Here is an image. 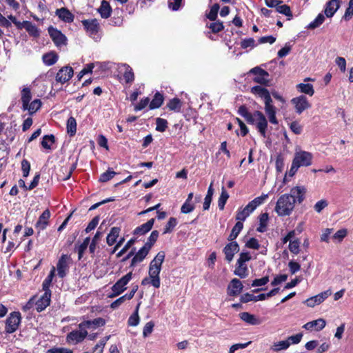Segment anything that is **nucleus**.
<instances>
[{
  "label": "nucleus",
  "instance_id": "f257e3e1",
  "mask_svg": "<svg viewBox=\"0 0 353 353\" xmlns=\"http://www.w3.org/2000/svg\"><path fill=\"white\" fill-rule=\"evenodd\" d=\"M237 112L243 117L249 124L256 125V129L263 137H266V130L268 128V120L265 116L259 110H256L253 114L248 111L245 105H241Z\"/></svg>",
  "mask_w": 353,
  "mask_h": 353
},
{
  "label": "nucleus",
  "instance_id": "f03ea898",
  "mask_svg": "<svg viewBox=\"0 0 353 353\" xmlns=\"http://www.w3.org/2000/svg\"><path fill=\"white\" fill-rule=\"evenodd\" d=\"M165 257V252L163 251H160L151 261L149 265L148 274L151 279V285L155 288H159L161 285L159 274Z\"/></svg>",
  "mask_w": 353,
  "mask_h": 353
},
{
  "label": "nucleus",
  "instance_id": "7ed1b4c3",
  "mask_svg": "<svg viewBox=\"0 0 353 353\" xmlns=\"http://www.w3.org/2000/svg\"><path fill=\"white\" fill-rule=\"evenodd\" d=\"M294 199L284 194L279 198L274 210L279 216H289L294 208Z\"/></svg>",
  "mask_w": 353,
  "mask_h": 353
},
{
  "label": "nucleus",
  "instance_id": "20e7f679",
  "mask_svg": "<svg viewBox=\"0 0 353 353\" xmlns=\"http://www.w3.org/2000/svg\"><path fill=\"white\" fill-rule=\"evenodd\" d=\"M132 277V272H130L119 279L112 287V294L110 297H115L121 294L126 289L125 285L130 282Z\"/></svg>",
  "mask_w": 353,
  "mask_h": 353
},
{
  "label": "nucleus",
  "instance_id": "39448f33",
  "mask_svg": "<svg viewBox=\"0 0 353 353\" xmlns=\"http://www.w3.org/2000/svg\"><path fill=\"white\" fill-rule=\"evenodd\" d=\"M250 74H254L255 77L253 78V81L262 85H269L270 81L268 77H270L269 73L265 70L261 68L259 66L252 68Z\"/></svg>",
  "mask_w": 353,
  "mask_h": 353
},
{
  "label": "nucleus",
  "instance_id": "423d86ee",
  "mask_svg": "<svg viewBox=\"0 0 353 353\" xmlns=\"http://www.w3.org/2000/svg\"><path fill=\"white\" fill-rule=\"evenodd\" d=\"M21 314L19 312L10 313L6 321V332L9 334L14 332L21 323Z\"/></svg>",
  "mask_w": 353,
  "mask_h": 353
},
{
  "label": "nucleus",
  "instance_id": "0eeeda50",
  "mask_svg": "<svg viewBox=\"0 0 353 353\" xmlns=\"http://www.w3.org/2000/svg\"><path fill=\"white\" fill-rule=\"evenodd\" d=\"M312 154L307 152L301 150L296 152L293 161L300 168L302 166H309L312 164Z\"/></svg>",
  "mask_w": 353,
  "mask_h": 353
},
{
  "label": "nucleus",
  "instance_id": "6e6552de",
  "mask_svg": "<svg viewBox=\"0 0 353 353\" xmlns=\"http://www.w3.org/2000/svg\"><path fill=\"white\" fill-rule=\"evenodd\" d=\"M48 31L50 38L57 46L67 44V38L60 30L50 26L48 28Z\"/></svg>",
  "mask_w": 353,
  "mask_h": 353
},
{
  "label": "nucleus",
  "instance_id": "1a4fd4ad",
  "mask_svg": "<svg viewBox=\"0 0 353 353\" xmlns=\"http://www.w3.org/2000/svg\"><path fill=\"white\" fill-rule=\"evenodd\" d=\"M88 336V332L85 329L77 330H72L68 334L66 340L68 343H73L77 344L83 341Z\"/></svg>",
  "mask_w": 353,
  "mask_h": 353
},
{
  "label": "nucleus",
  "instance_id": "9d476101",
  "mask_svg": "<svg viewBox=\"0 0 353 353\" xmlns=\"http://www.w3.org/2000/svg\"><path fill=\"white\" fill-rule=\"evenodd\" d=\"M71 260L70 256L67 254H62L57 264L58 276L60 278H64L67 274L69 265L68 261Z\"/></svg>",
  "mask_w": 353,
  "mask_h": 353
},
{
  "label": "nucleus",
  "instance_id": "9b49d317",
  "mask_svg": "<svg viewBox=\"0 0 353 353\" xmlns=\"http://www.w3.org/2000/svg\"><path fill=\"white\" fill-rule=\"evenodd\" d=\"M332 294L330 290H325L319 293V294L307 299L305 303L308 307H313L316 305H319L323 302L327 298Z\"/></svg>",
  "mask_w": 353,
  "mask_h": 353
},
{
  "label": "nucleus",
  "instance_id": "f8f14e48",
  "mask_svg": "<svg viewBox=\"0 0 353 353\" xmlns=\"http://www.w3.org/2000/svg\"><path fill=\"white\" fill-rule=\"evenodd\" d=\"M73 73L74 71L72 67L64 66L57 73L56 81L63 84L72 78Z\"/></svg>",
  "mask_w": 353,
  "mask_h": 353
},
{
  "label": "nucleus",
  "instance_id": "ddd939ff",
  "mask_svg": "<svg viewBox=\"0 0 353 353\" xmlns=\"http://www.w3.org/2000/svg\"><path fill=\"white\" fill-rule=\"evenodd\" d=\"M292 103L294 105L296 112L298 114H301L305 110L310 108V104L309 103L307 98L304 95H301L298 97L293 98L292 99Z\"/></svg>",
  "mask_w": 353,
  "mask_h": 353
},
{
  "label": "nucleus",
  "instance_id": "4468645a",
  "mask_svg": "<svg viewBox=\"0 0 353 353\" xmlns=\"http://www.w3.org/2000/svg\"><path fill=\"white\" fill-rule=\"evenodd\" d=\"M239 251V245L236 241H232L228 243L223 248V252L225 255V260L231 262L234 256Z\"/></svg>",
  "mask_w": 353,
  "mask_h": 353
},
{
  "label": "nucleus",
  "instance_id": "2eb2a0df",
  "mask_svg": "<svg viewBox=\"0 0 353 353\" xmlns=\"http://www.w3.org/2000/svg\"><path fill=\"white\" fill-rule=\"evenodd\" d=\"M243 288V285L239 279L236 278L232 279L228 286V294L236 296L242 292Z\"/></svg>",
  "mask_w": 353,
  "mask_h": 353
},
{
  "label": "nucleus",
  "instance_id": "dca6fc26",
  "mask_svg": "<svg viewBox=\"0 0 353 353\" xmlns=\"http://www.w3.org/2000/svg\"><path fill=\"white\" fill-rule=\"evenodd\" d=\"M105 324L104 319L99 317L93 320L84 321L79 324V328L80 330L93 328L95 329L100 326H103Z\"/></svg>",
  "mask_w": 353,
  "mask_h": 353
},
{
  "label": "nucleus",
  "instance_id": "f3484780",
  "mask_svg": "<svg viewBox=\"0 0 353 353\" xmlns=\"http://www.w3.org/2000/svg\"><path fill=\"white\" fill-rule=\"evenodd\" d=\"M50 217V212L48 209L45 210L43 213L39 216L38 221L35 224V228L39 230V234L41 230H44L49 224V219Z\"/></svg>",
  "mask_w": 353,
  "mask_h": 353
},
{
  "label": "nucleus",
  "instance_id": "a211bd4d",
  "mask_svg": "<svg viewBox=\"0 0 353 353\" xmlns=\"http://www.w3.org/2000/svg\"><path fill=\"white\" fill-rule=\"evenodd\" d=\"M83 28L90 34H95L99 30V23L97 19H85L81 21Z\"/></svg>",
  "mask_w": 353,
  "mask_h": 353
},
{
  "label": "nucleus",
  "instance_id": "6ab92c4d",
  "mask_svg": "<svg viewBox=\"0 0 353 353\" xmlns=\"http://www.w3.org/2000/svg\"><path fill=\"white\" fill-rule=\"evenodd\" d=\"M306 189L303 186H296L291 189L290 193L288 194L291 198L294 199V203L298 202L301 203L305 199Z\"/></svg>",
  "mask_w": 353,
  "mask_h": 353
},
{
  "label": "nucleus",
  "instance_id": "aec40b11",
  "mask_svg": "<svg viewBox=\"0 0 353 353\" xmlns=\"http://www.w3.org/2000/svg\"><path fill=\"white\" fill-rule=\"evenodd\" d=\"M51 292H44V294L38 299L36 303V310L41 312L44 310L50 303Z\"/></svg>",
  "mask_w": 353,
  "mask_h": 353
},
{
  "label": "nucleus",
  "instance_id": "412c9836",
  "mask_svg": "<svg viewBox=\"0 0 353 353\" xmlns=\"http://www.w3.org/2000/svg\"><path fill=\"white\" fill-rule=\"evenodd\" d=\"M341 0H330L325 4L324 13L328 18L332 17L341 6Z\"/></svg>",
  "mask_w": 353,
  "mask_h": 353
},
{
  "label": "nucleus",
  "instance_id": "4be33fe9",
  "mask_svg": "<svg viewBox=\"0 0 353 353\" xmlns=\"http://www.w3.org/2000/svg\"><path fill=\"white\" fill-rule=\"evenodd\" d=\"M150 250V249L143 245L132 259L130 267L133 268L137 263L143 261L148 254Z\"/></svg>",
  "mask_w": 353,
  "mask_h": 353
},
{
  "label": "nucleus",
  "instance_id": "5701e85b",
  "mask_svg": "<svg viewBox=\"0 0 353 353\" xmlns=\"http://www.w3.org/2000/svg\"><path fill=\"white\" fill-rule=\"evenodd\" d=\"M154 219L148 220L146 223L137 227L134 231V235H143L151 230L154 223Z\"/></svg>",
  "mask_w": 353,
  "mask_h": 353
},
{
  "label": "nucleus",
  "instance_id": "b1692460",
  "mask_svg": "<svg viewBox=\"0 0 353 353\" xmlns=\"http://www.w3.org/2000/svg\"><path fill=\"white\" fill-rule=\"evenodd\" d=\"M268 197V194H263L260 196L256 197L248 203L245 206L246 210H248L252 213L258 206L263 204Z\"/></svg>",
  "mask_w": 353,
  "mask_h": 353
},
{
  "label": "nucleus",
  "instance_id": "393cba45",
  "mask_svg": "<svg viewBox=\"0 0 353 353\" xmlns=\"http://www.w3.org/2000/svg\"><path fill=\"white\" fill-rule=\"evenodd\" d=\"M120 70H124L123 77L125 81V83H130L134 80V74L132 71V68L126 64L122 63L119 65Z\"/></svg>",
  "mask_w": 353,
  "mask_h": 353
},
{
  "label": "nucleus",
  "instance_id": "a878e982",
  "mask_svg": "<svg viewBox=\"0 0 353 353\" xmlns=\"http://www.w3.org/2000/svg\"><path fill=\"white\" fill-rule=\"evenodd\" d=\"M56 14L59 19L67 23L72 22L74 18V15L65 8L57 9Z\"/></svg>",
  "mask_w": 353,
  "mask_h": 353
},
{
  "label": "nucleus",
  "instance_id": "bb28decb",
  "mask_svg": "<svg viewBox=\"0 0 353 353\" xmlns=\"http://www.w3.org/2000/svg\"><path fill=\"white\" fill-rule=\"evenodd\" d=\"M239 316L242 321L252 325H256L261 323V321L255 315L247 312L240 313Z\"/></svg>",
  "mask_w": 353,
  "mask_h": 353
},
{
  "label": "nucleus",
  "instance_id": "cd10ccee",
  "mask_svg": "<svg viewBox=\"0 0 353 353\" xmlns=\"http://www.w3.org/2000/svg\"><path fill=\"white\" fill-rule=\"evenodd\" d=\"M325 325L326 322L323 319H319L317 320L310 321L305 323L303 327L305 328V330H309L316 327V330L317 331H320L325 327Z\"/></svg>",
  "mask_w": 353,
  "mask_h": 353
},
{
  "label": "nucleus",
  "instance_id": "c85d7f7f",
  "mask_svg": "<svg viewBox=\"0 0 353 353\" xmlns=\"http://www.w3.org/2000/svg\"><path fill=\"white\" fill-rule=\"evenodd\" d=\"M98 12L102 18L108 19L111 15L112 8L107 1L103 0L100 7L98 8Z\"/></svg>",
  "mask_w": 353,
  "mask_h": 353
},
{
  "label": "nucleus",
  "instance_id": "c756f323",
  "mask_svg": "<svg viewBox=\"0 0 353 353\" xmlns=\"http://www.w3.org/2000/svg\"><path fill=\"white\" fill-rule=\"evenodd\" d=\"M77 159L72 163V165L68 168L67 166H63L60 169V172H66V175L61 176V174H59V177L60 180L62 181H66L69 179L73 172V171L77 168Z\"/></svg>",
  "mask_w": 353,
  "mask_h": 353
},
{
  "label": "nucleus",
  "instance_id": "7c9ffc66",
  "mask_svg": "<svg viewBox=\"0 0 353 353\" xmlns=\"http://www.w3.org/2000/svg\"><path fill=\"white\" fill-rule=\"evenodd\" d=\"M23 28H25L28 34L33 37L37 38L40 35L39 28L30 21H24Z\"/></svg>",
  "mask_w": 353,
  "mask_h": 353
},
{
  "label": "nucleus",
  "instance_id": "2f4dec72",
  "mask_svg": "<svg viewBox=\"0 0 353 353\" xmlns=\"http://www.w3.org/2000/svg\"><path fill=\"white\" fill-rule=\"evenodd\" d=\"M248 268L246 264L236 262L234 274L241 279H245L248 276Z\"/></svg>",
  "mask_w": 353,
  "mask_h": 353
},
{
  "label": "nucleus",
  "instance_id": "473e14b6",
  "mask_svg": "<svg viewBox=\"0 0 353 353\" xmlns=\"http://www.w3.org/2000/svg\"><path fill=\"white\" fill-rule=\"evenodd\" d=\"M265 112L268 117L269 121L273 124H278V120L276 117V108L274 105H265Z\"/></svg>",
  "mask_w": 353,
  "mask_h": 353
},
{
  "label": "nucleus",
  "instance_id": "72a5a7b5",
  "mask_svg": "<svg viewBox=\"0 0 353 353\" xmlns=\"http://www.w3.org/2000/svg\"><path fill=\"white\" fill-rule=\"evenodd\" d=\"M21 102H22V108L23 110H26L27 105L30 103L32 99V94L30 89L29 88H24L21 90Z\"/></svg>",
  "mask_w": 353,
  "mask_h": 353
},
{
  "label": "nucleus",
  "instance_id": "f704fd0d",
  "mask_svg": "<svg viewBox=\"0 0 353 353\" xmlns=\"http://www.w3.org/2000/svg\"><path fill=\"white\" fill-rule=\"evenodd\" d=\"M120 230L121 229L119 227H113L111 228L110 232L106 238V241L108 245H112L116 242Z\"/></svg>",
  "mask_w": 353,
  "mask_h": 353
},
{
  "label": "nucleus",
  "instance_id": "c9c22d12",
  "mask_svg": "<svg viewBox=\"0 0 353 353\" xmlns=\"http://www.w3.org/2000/svg\"><path fill=\"white\" fill-rule=\"evenodd\" d=\"M164 98L163 94H161L160 92L155 93L154 98L151 101L149 105V108L150 110H154L159 108L163 104Z\"/></svg>",
  "mask_w": 353,
  "mask_h": 353
},
{
  "label": "nucleus",
  "instance_id": "e433bc0d",
  "mask_svg": "<svg viewBox=\"0 0 353 353\" xmlns=\"http://www.w3.org/2000/svg\"><path fill=\"white\" fill-rule=\"evenodd\" d=\"M43 63L48 66L54 65L58 60L57 54L54 52L46 53L42 57Z\"/></svg>",
  "mask_w": 353,
  "mask_h": 353
},
{
  "label": "nucleus",
  "instance_id": "4c0bfd02",
  "mask_svg": "<svg viewBox=\"0 0 353 353\" xmlns=\"http://www.w3.org/2000/svg\"><path fill=\"white\" fill-rule=\"evenodd\" d=\"M243 228V224L241 221H237L233 228L232 229L231 233L228 237V240L229 241H234L235 239L238 236L240 232L242 230Z\"/></svg>",
  "mask_w": 353,
  "mask_h": 353
},
{
  "label": "nucleus",
  "instance_id": "58836bf2",
  "mask_svg": "<svg viewBox=\"0 0 353 353\" xmlns=\"http://www.w3.org/2000/svg\"><path fill=\"white\" fill-rule=\"evenodd\" d=\"M166 106L170 110L179 112L181 110L182 103L179 98L175 97L170 99Z\"/></svg>",
  "mask_w": 353,
  "mask_h": 353
},
{
  "label": "nucleus",
  "instance_id": "ea45409f",
  "mask_svg": "<svg viewBox=\"0 0 353 353\" xmlns=\"http://www.w3.org/2000/svg\"><path fill=\"white\" fill-rule=\"evenodd\" d=\"M67 132L70 136H74L77 132V121L73 117H70L67 121Z\"/></svg>",
  "mask_w": 353,
  "mask_h": 353
},
{
  "label": "nucleus",
  "instance_id": "a19ab883",
  "mask_svg": "<svg viewBox=\"0 0 353 353\" xmlns=\"http://www.w3.org/2000/svg\"><path fill=\"white\" fill-rule=\"evenodd\" d=\"M42 103L40 99H34L27 105L26 110L29 111V114L32 115L41 107Z\"/></svg>",
  "mask_w": 353,
  "mask_h": 353
},
{
  "label": "nucleus",
  "instance_id": "79ce46f5",
  "mask_svg": "<svg viewBox=\"0 0 353 353\" xmlns=\"http://www.w3.org/2000/svg\"><path fill=\"white\" fill-rule=\"evenodd\" d=\"M290 345L289 341H281L274 343L270 349L274 352H279L283 350H287Z\"/></svg>",
  "mask_w": 353,
  "mask_h": 353
},
{
  "label": "nucleus",
  "instance_id": "37998d69",
  "mask_svg": "<svg viewBox=\"0 0 353 353\" xmlns=\"http://www.w3.org/2000/svg\"><path fill=\"white\" fill-rule=\"evenodd\" d=\"M268 218V214L266 212L259 216V227L256 229L259 232H264L266 230Z\"/></svg>",
  "mask_w": 353,
  "mask_h": 353
},
{
  "label": "nucleus",
  "instance_id": "c03bdc74",
  "mask_svg": "<svg viewBox=\"0 0 353 353\" xmlns=\"http://www.w3.org/2000/svg\"><path fill=\"white\" fill-rule=\"evenodd\" d=\"M55 142V137L53 134L45 135L43 137L41 144L42 147L47 150L51 149V144Z\"/></svg>",
  "mask_w": 353,
  "mask_h": 353
},
{
  "label": "nucleus",
  "instance_id": "a18cd8bd",
  "mask_svg": "<svg viewBox=\"0 0 353 353\" xmlns=\"http://www.w3.org/2000/svg\"><path fill=\"white\" fill-rule=\"evenodd\" d=\"M229 194L225 190L224 187L221 188V193L218 200V206L221 210L224 209L225 205L229 198Z\"/></svg>",
  "mask_w": 353,
  "mask_h": 353
},
{
  "label": "nucleus",
  "instance_id": "49530a36",
  "mask_svg": "<svg viewBox=\"0 0 353 353\" xmlns=\"http://www.w3.org/2000/svg\"><path fill=\"white\" fill-rule=\"evenodd\" d=\"M325 21V16L322 13H319L318 16L316 17V19L310 23L307 26V29H315L318 27H319Z\"/></svg>",
  "mask_w": 353,
  "mask_h": 353
},
{
  "label": "nucleus",
  "instance_id": "de8ad7c7",
  "mask_svg": "<svg viewBox=\"0 0 353 353\" xmlns=\"http://www.w3.org/2000/svg\"><path fill=\"white\" fill-rule=\"evenodd\" d=\"M54 272H55V269H54V268H53L51 270L50 274L48 275V276L43 281V282L42 283V288H43V290H44V292H46V290L48 292H51L50 290V286L51 285L52 281L54 276Z\"/></svg>",
  "mask_w": 353,
  "mask_h": 353
},
{
  "label": "nucleus",
  "instance_id": "09e8293b",
  "mask_svg": "<svg viewBox=\"0 0 353 353\" xmlns=\"http://www.w3.org/2000/svg\"><path fill=\"white\" fill-rule=\"evenodd\" d=\"M140 303L137 305L135 311L134 313L129 317L128 323L130 326H137L139 323V308Z\"/></svg>",
  "mask_w": 353,
  "mask_h": 353
},
{
  "label": "nucleus",
  "instance_id": "8fccbe9b",
  "mask_svg": "<svg viewBox=\"0 0 353 353\" xmlns=\"http://www.w3.org/2000/svg\"><path fill=\"white\" fill-rule=\"evenodd\" d=\"M117 173L111 168H108L106 172L100 175L99 181L101 183H105L112 179Z\"/></svg>",
  "mask_w": 353,
  "mask_h": 353
},
{
  "label": "nucleus",
  "instance_id": "3c124183",
  "mask_svg": "<svg viewBox=\"0 0 353 353\" xmlns=\"http://www.w3.org/2000/svg\"><path fill=\"white\" fill-rule=\"evenodd\" d=\"M297 88L301 92L310 96H312L314 93L313 85L310 83H299L297 85Z\"/></svg>",
  "mask_w": 353,
  "mask_h": 353
},
{
  "label": "nucleus",
  "instance_id": "603ef678",
  "mask_svg": "<svg viewBox=\"0 0 353 353\" xmlns=\"http://www.w3.org/2000/svg\"><path fill=\"white\" fill-rule=\"evenodd\" d=\"M276 12L288 17L289 20L292 17V13L291 12L290 7L286 4H279L277 6L276 8Z\"/></svg>",
  "mask_w": 353,
  "mask_h": 353
},
{
  "label": "nucleus",
  "instance_id": "864d4df0",
  "mask_svg": "<svg viewBox=\"0 0 353 353\" xmlns=\"http://www.w3.org/2000/svg\"><path fill=\"white\" fill-rule=\"evenodd\" d=\"M159 232L157 230H153L150 236L148 238L146 243L144 244L148 249H151L155 242L157 241L159 237Z\"/></svg>",
  "mask_w": 353,
  "mask_h": 353
},
{
  "label": "nucleus",
  "instance_id": "5fc2aeb1",
  "mask_svg": "<svg viewBox=\"0 0 353 353\" xmlns=\"http://www.w3.org/2000/svg\"><path fill=\"white\" fill-rule=\"evenodd\" d=\"M102 236V232L97 231L96 234H94V237L92 239V241L89 245V252L90 254H94L97 244L100 239L101 236Z\"/></svg>",
  "mask_w": 353,
  "mask_h": 353
},
{
  "label": "nucleus",
  "instance_id": "6e6d98bb",
  "mask_svg": "<svg viewBox=\"0 0 353 353\" xmlns=\"http://www.w3.org/2000/svg\"><path fill=\"white\" fill-rule=\"evenodd\" d=\"M168 128V121L165 119L157 118L156 119V130L158 132H163Z\"/></svg>",
  "mask_w": 353,
  "mask_h": 353
},
{
  "label": "nucleus",
  "instance_id": "4d7b16f0",
  "mask_svg": "<svg viewBox=\"0 0 353 353\" xmlns=\"http://www.w3.org/2000/svg\"><path fill=\"white\" fill-rule=\"evenodd\" d=\"M268 92H269L268 89L261 85H256L251 88V92L255 95H257L261 99L265 94H267Z\"/></svg>",
  "mask_w": 353,
  "mask_h": 353
},
{
  "label": "nucleus",
  "instance_id": "13d9d810",
  "mask_svg": "<svg viewBox=\"0 0 353 353\" xmlns=\"http://www.w3.org/2000/svg\"><path fill=\"white\" fill-rule=\"evenodd\" d=\"M177 220L174 217L170 218L163 231V234L170 233L177 225Z\"/></svg>",
  "mask_w": 353,
  "mask_h": 353
},
{
  "label": "nucleus",
  "instance_id": "bf43d9fd",
  "mask_svg": "<svg viewBox=\"0 0 353 353\" xmlns=\"http://www.w3.org/2000/svg\"><path fill=\"white\" fill-rule=\"evenodd\" d=\"M219 5L218 3H214L210 10V12L207 14L208 19L210 21H215L217 18V14L219 10Z\"/></svg>",
  "mask_w": 353,
  "mask_h": 353
},
{
  "label": "nucleus",
  "instance_id": "052dcab7",
  "mask_svg": "<svg viewBox=\"0 0 353 353\" xmlns=\"http://www.w3.org/2000/svg\"><path fill=\"white\" fill-rule=\"evenodd\" d=\"M353 16V0H350L348 3V7L347 8L345 14L343 17V19L345 21H349Z\"/></svg>",
  "mask_w": 353,
  "mask_h": 353
},
{
  "label": "nucleus",
  "instance_id": "680f3d73",
  "mask_svg": "<svg viewBox=\"0 0 353 353\" xmlns=\"http://www.w3.org/2000/svg\"><path fill=\"white\" fill-rule=\"evenodd\" d=\"M208 27L211 29L213 33H218L224 28L223 23L219 21L211 23Z\"/></svg>",
  "mask_w": 353,
  "mask_h": 353
},
{
  "label": "nucleus",
  "instance_id": "e2e57ef3",
  "mask_svg": "<svg viewBox=\"0 0 353 353\" xmlns=\"http://www.w3.org/2000/svg\"><path fill=\"white\" fill-rule=\"evenodd\" d=\"M250 213L251 212L248 210H246V207H245L243 210L238 211L236 219L238 220V221H243Z\"/></svg>",
  "mask_w": 353,
  "mask_h": 353
},
{
  "label": "nucleus",
  "instance_id": "0e129e2a",
  "mask_svg": "<svg viewBox=\"0 0 353 353\" xmlns=\"http://www.w3.org/2000/svg\"><path fill=\"white\" fill-rule=\"evenodd\" d=\"M136 239H130L126 244L124 245V247L117 254V257L119 258L123 254H124L130 248L131 246L135 243Z\"/></svg>",
  "mask_w": 353,
  "mask_h": 353
},
{
  "label": "nucleus",
  "instance_id": "69168bd1",
  "mask_svg": "<svg viewBox=\"0 0 353 353\" xmlns=\"http://www.w3.org/2000/svg\"><path fill=\"white\" fill-rule=\"evenodd\" d=\"M327 205L328 202L325 199H321L316 203L314 206V209L316 212L320 213Z\"/></svg>",
  "mask_w": 353,
  "mask_h": 353
},
{
  "label": "nucleus",
  "instance_id": "338daca9",
  "mask_svg": "<svg viewBox=\"0 0 353 353\" xmlns=\"http://www.w3.org/2000/svg\"><path fill=\"white\" fill-rule=\"evenodd\" d=\"M154 327V323L152 321L148 322L143 330V337L148 336L153 331V328Z\"/></svg>",
  "mask_w": 353,
  "mask_h": 353
},
{
  "label": "nucleus",
  "instance_id": "774afa93",
  "mask_svg": "<svg viewBox=\"0 0 353 353\" xmlns=\"http://www.w3.org/2000/svg\"><path fill=\"white\" fill-rule=\"evenodd\" d=\"M46 353H72V350L65 347H52L48 350Z\"/></svg>",
  "mask_w": 353,
  "mask_h": 353
}]
</instances>
